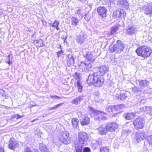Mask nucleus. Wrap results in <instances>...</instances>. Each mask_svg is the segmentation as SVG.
<instances>
[{
  "instance_id": "nucleus-1",
  "label": "nucleus",
  "mask_w": 152,
  "mask_h": 152,
  "mask_svg": "<svg viewBox=\"0 0 152 152\" xmlns=\"http://www.w3.org/2000/svg\"><path fill=\"white\" fill-rule=\"evenodd\" d=\"M108 67L105 65L98 68V72H94L89 75L87 80L88 84L90 85L94 84L97 87H100L104 83L103 76L108 72Z\"/></svg>"
},
{
  "instance_id": "nucleus-2",
  "label": "nucleus",
  "mask_w": 152,
  "mask_h": 152,
  "mask_svg": "<svg viewBox=\"0 0 152 152\" xmlns=\"http://www.w3.org/2000/svg\"><path fill=\"white\" fill-rule=\"evenodd\" d=\"M136 52L139 56L144 58L149 57L151 55L152 51L149 47L143 45L138 48L136 50Z\"/></svg>"
},
{
  "instance_id": "nucleus-3",
  "label": "nucleus",
  "mask_w": 152,
  "mask_h": 152,
  "mask_svg": "<svg viewBox=\"0 0 152 152\" xmlns=\"http://www.w3.org/2000/svg\"><path fill=\"white\" fill-rule=\"evenodd\" d=\"M125 47V45L123 44L122 42L118 40L117 41L116 43L113 46H110L109 50L111 52H115L120 53L123 51Z\"/></svg>"
},
{
  "instance_id": "nucleus-4",
  "label": "nucleus",
  "mask_w": 152,
  "mask_h": 152,
  "mask_svg": "<svg viewBox=\"0 0 152 152\" xmlns=\"http://www.w3.org/2000/svg\"><path fill=\"white\" fill-rule=\"evenodd\" d=\"M69 133L67 132H64L59 137V140L64 144H69L71 142V138L69 137Z\"/></svg>"
},
{
  "instance_id": "nucleus-5",
  "label": "nucleus",
  "mask_w": 152,
  "mask_h": 152,
  "mask_svg": "<svg viewBox=\"0 0 152 152\" xmlns=\"http://www.w3.org/2000/svg\"><path fill=\"white\" fill-rule=\"evenodd\" d=\"M91 63L89 61L81 62L79 65V67L83 72H86L90 70L92 67Z\"/></svg>"
},
{
  "instance_id": "nucleus-6",
  "label": "nucleus",
  "mask_w": 152,
  "mask_h": 152,
  "mask_svg": "<svg viewBox=\"0 0 152 152\" xmlns=\"http://www.w3.org/2000/svg\"><path fill=\"white\" fill-rule=\"evenodd\" d=\"M126 15V13L123 10H118L115 11L113 14L114 18H123Z\"/></svg>"
},
{
  "instance_id": "nucleus-7",
  "label": "nucleus",
  "mask_w": 152,
  "mask_h": 152,
  "mask_svg": "<svg viewBox=\"0 0 152 152\" xmlns=\"http://www.w3.org/2000/svg\"><path fill=\"white\" fill-rule=\"evenodd\" d=\"M135 129H142L144 126V122L142 119L140 118H137L133 123Z\"/></svg>"
},
{
  "instance_id": "nucleus-8",
  "label": "nucleus",
  "mask_w": 152,
  "mask_h": 152,
  "mask_svg": "<svg viewBox=\"0 0 152 152\" xmlns=\"http://www.w3.org/2000/svg\"><path fill=\"white\" fill-rule=\"evenodd\" d=\"M89 110L91 111H92L96 114V116L95 118V120H104L107 119L105 116H104V114L102 112H101L99 111L94 110L93 108L91 107H89Z\"/></svg>"
},
{
  "instance_id": "nucleus-9",
  "label": "nucleus",
  "mask_w": 152,
  "mask_h": 152,
  "mask_svg": "<svg viewBox=\"0 0 152 152\" xmlns=\"http://www.w3.org/2000/svg\"><path fill=\"white\" fill-rule=\"evenodd\" d=\"M106 126L108 132H115L118 127V125L114 122L107 123Z\"/></svg>"
},
{
  "instance_id": "nucleus-10",
  "label": "nucleus",
  "mask_w": 152,
  "mask_h": 152,
  "mask_svg": "<svg viewBox=\"0 0 152 152\" xmlns=\"http://www.w3.org/2000/svg\"><path fill=\"white\" fill-rule=\"evenodd\" d=\"M88 136L86 133L83 132L79 133L78 134V140L80 144L84 145L86 143Z\"/></svg>"
},
{
  "instance_id": "nucleus-11",
  "label": "nucleus",
  "mask_w": 152,
  "mask_h": 152,
  "mask_svg": "<svg viewBox=\"0 0 152 152\" xmlns=\"http://www.w3.org/2000/svg\"><path fill=\"white\" fill-rule=\"evenodd\" d=\"M87 36L83 32H81L77 35L76 40L77 42L79 44H82L84 42L87 38Z\"/></svg>"
},
{
  "instance_id": "nucleus-12",
  "label": "nucleus",
  "mask_w": 152,
  "mask_h": 152,
  "mask_svg": "<svg viewBox=\"0 0 152 152\" xmlns=\"http://www.w3.org/2000/svg\"><path fill=\"white\" fill-rule=\"evenodd\" d=\"M19 144L14 139L11 138L9 141L8 145L9 148L11 150H14L16 148L18 147Z\"/></svg>"
},
{
  "instance_id": "nucleus-13",
  "label": "nucleus",
  "mask_w": 152,
  "mask_h": 152,
  "mask_svg": "<svg viewBox=\"0 0 152 152\" xmlns=\"http://www.w3.org/2000/svg\"><path fill=\"white\" fill-rule=\"evenodd\" d=\"M97 11L99 15L103 18H104L107 11V8L104 7H99L97 9Z\"/></svg>"
},
{
  "instance_id": "nucleus-14",
  "label": "nucleus",
  "mask_w": 152,
  "mask_h": 152,
  "mask_svg": "<svg viewBox=\"0 0 152 152\" xmlns=\"http://www.w3.org/2000/svg\"><path fill=\"white\" fill-rule=\"evenodd\" d=\"M118 4L125 10H127L129 8V4L127 0H118Z\"/></svg>"
},
{
  "instance_id": "nucleus-15",
  "label": "nucleus",
  "mask_w": 152,
  "mask_h": 152,
  "mask_svg": "<svg viewBox=\"0 0 152 152\" xmlns=\"http://www.w3.org/2000/svg\"><path fill=\"white\" fill-rule=\"evenodd\" d=\"M142 10L146 14H152V9L150 7V4L147 3L142 7Z\"/></svg>"
},
{
  "instance_id": "nucleus-16",
  "label": "nucleus",
  "mask_w": 152,
  "mask_h": 152,
  "mask_svg": "<svg viewBox=\"0 0 152 152\" xmlns=\"http://www.w3.org/2000/svg\"><path fill=\"white\" fill-rule=\"evenodd\" d=\"M85 57L87 60V61H89L91 63H93L94 61L95 58H94L93 52H88L85 56Z\"/></svg>"
},
{
  "instance_id": "nucleus-17",
  "label": "nucleus",
  "mask_w": 152,
  "mask_h": 152,
  "mask_svg": "<svg viewBox=\"0 0 152 152\" xmlns=\"http://www.w3.org/2000/svg\"><path fill=\"white\" fill-rule=\"evenodd\" d=\"M135 137L136 142H138L144 139L145 137V134L144 133L142 132L137 133L135 134Z\"/></svg>"
},
{
  "instance_id": "nucleus-18",
  "label": "nucleus",
  "mask_w": 152,
  "mask_h": 152,
  "mask_svg": "<svg viewBox=\"0 0 152 152\" xmlns=\"http://www.w3.org/2000/svg\"><path fill=\"white\" fill-rule=\"evenodd\" d=\"M137 31V28L134 26H129L127 30L126 34L129 35L134 34Z\"/></svg>"
},
{
  "instance_id": "nucleus-19",
  "label": "nucleus",
  "mask_w": 152,
  "mask_h": 152,
  "mask_svg": "<svg viewBox=\"0 0 152 152\" xmlns=\"http://www.w3.org/2000/svg\"><path fill=\"white\" fill-rule=\"evenodd\" d=\"M149 84V82L146 80H141L139 82V87L142 89L147 87Z\"/></svg>"
},
{
  "instance_id": "nucleus-20",
  "label": "nucleus",
  "mask_w": 152,
  "mask_h": 152,
  "mask_svg": "<svg viewBox=\"0 0 152 152\" xmlns=\"http://www.w3.org/2000/svg\"><path fill=\"white\" fill-rule=\"evenodd\" d=\"M141 110H142L144 112L152 116V107L150 106H145L141 108Z\"/></svg>"
},
{
  "instance_id": "nucleus-21",
  "label": "nucleus",
  "mask_w": 152,
  "mask_h": 152,
  "mask_svg": "<svg viewBox=\"0 0 152 152\" xmlns=\"http://www.w3.org/2000/svg\"><path fill=\"white\" fill-rule=\"evenodd\" d=\"M98 133L102 135L105 134L107 132H108L107 129L105 127H101L97 129Z\"/></svg>"
},
{
  "instance_id": "nucleus-22",
  "label": "nucleus",
  "mask_w": 152,
  "mask_h": 152,
  "mask_svg": "<svg viewBox=\"0 0 152 152\" xmlns=\"http://www.w3.org/2000/svg\"><path fill=\"white\" fill-rule=\"evenodd\" d=\"M78 120L75 118L72 119V123L73 127L75 128H78Z\"/></svg>"
},
{
  "instance_id": "nucleus-23",
  "label": "nucleus",
  "mask_w": 152,
  "mask_h": 152,
  "mask_svg": "<svg viewBox=\"0 0 152 152\" xmlns=\"http://www.w3.org/2000/svg\"><path fill=\"white\" fill-rule=\"evenodd\" d=\"M127 97V95L125 93H121L120 96L118 94L116 95L115 98L117 99L124 100Z\"/></svg>"
},
{
  "instance_id": "nucleus-24",
  "label": "nucleus",
  "mask_w": 152,
  "mask_h": 152,
  "mask_svg": "<svg viewBox=\"0 0 152 152\" xmlns=\"http://www.w3.org/2000/svg\"><path fill=\"white\" fill-rule=\"evenodd\" d=\"M67 64H73L74 63L73 57L71 55H69L67 56Z\"/></svg>"
},
{
  "instance_id": "nucleus-25",
  "label": "nucleus",
  "mask_w": 152,
  "mask_h": 152,
  "mask_svg": "<svg viewBox=\"0 0 152 152\" xmlns=\"http://www.w3.org/2000/svg\"><path fill=\"white\" fill-rule=\"evenodd\" d=\"M90 122V119L88 117L85 116V118L83 119V121H81L80 122L82 125L83 126L88 124Z\"/></svg>"
},
{
  "instance_id": "nucleus-26",
  "label": "nucleus",
  "mask_w": 152,
  "mask_h": 152,
  "mask_svg": "<svg viewBox=\"0 0 152 152\" xmlns=\"http://www.w3.org/2000/svg\"><path fill=\"white\" fill-rule=\"evenodd\" d=\"M83 96H79L77 97L75 99L73 100L72 101V103L73 104H77L79 102L82 100Z\"/></svg>"
},
{
  "instance_id": "nucleus-27",
  "label": "nucleus",
  "mask_w": 152,
  "mask_h": 152,
  "mask_svg": "<svg viewBox=\"0 0 152 152\" xmlns=\"http://www.w3.org/2000/svg\"><path fill=\"white\" fill-rule=\"evenodd\" d=\"M39 148L41 152H44L48 150L45 145L43 143H40L39 144Z\"/></svg>"
},
{
  "instance_id": "nucleus-28",
  "label": "nucleus",
  "mask_w": 152,
  "mask_h": 152,
  "mask_svg": "<svg viewBox=\"0 0 152 152\" xmlns=\"http://www.w3.org/2000/svg\"><path fill=\"white\" fill-rule=\"evenodd\" d=\"M34 42L37 44V46L39 47H42L44 45L43 44V40L41 39L38 40H36L34 41Z\"/></svg>"
},
{
  "instance_id": "nucleus-29",
  "label": "nucleus",
  "mask_w": 152,
  "mask_h": 152,
  "mask_svg": "<svg viewBox=\"0 0 152 152\" xmlns=\"http://www.w3.org/2000/svg\"><path fill=\"white\" fill-rule=\"evenodd\" d=\"M82 144L76 145L75 146L76 152H82L83 147Z\"/></svg>"
},
{
  "instance_id": "nucleus-30",
  "label": "nucleus",
  "mask_w": 152,
  "mask_h": 152,
  "mask_svg": "<svg viewBox=\"0 0 152 152\" xmlns=\"http://www.w3.org/2000/svg\"><path fill=\"white\" fill-rule=\"evenodd\" d=\"M77 87L78 92H81L83 89V86L80 80H78L77 82Z\"/></svg>"
},
{
  "instance_id": "nucleus-31",
  "label": "nucleus",
  "mask_w": 152,
  "mask_h": 152,
  "mask_svg": "<svg viewBox=\"0 0 152 152\" xmlns=\"http://www.w3.org/2000/svg\"><path fill=\"white\" fill-rule=\"evenodd\" d=\"M124 106L125 105L124 104H121L119 105H115L114 108L117 111H119L124 107Z\"/></svg>"
},
{
  "instance_id": "nucleus-32",
  "label": "nucleus",
  "mask_w": 152,
  "mask_h": 152,
  "mask_svg": "<svg viewBox=\"0 0 152 152\" xmlns=\"http://www.w3.org/2000/svg\"><path fill=\"white\" fill-rule=\"evenodd\" d=\"M146 141L149 145L152 146V135H149L147 136L146 138Z\"/></svg>"
},
{
  "instance_id": "nucleus-33",
  "label": "nucleus",
  "mask_w": 152,
  "mask_h": 152,
  "mask_svg": "<svg viewBox=\"0 0 152 152\" xmlns=\"http://www.w3.org/2000/svg\"><path fill=\"white\" fill-rule=\"evenodd\" d=\"M134 114L133 113H128L125 116V118L128 120L132 119L134 117Z\"/></svg>"
},
{
  "instance_id": "nucleus-34",
  "label": "nucleus",
  "mask_w": 152,
  "mask_h": 152,
  "mask_svg": "<svg viewBox=\"0 0 152 152\" xmlns=\"http://www.w3.org/2000/svg\"><path fill=\"white\" fill-rule=\"evenodd\" d=\"M118 30V27L116 26L113 27L111 29L110 33L111 34H114Z\"/></svg>"
},
{
  "instance_id": "nucleus-35",
  "label": "nucleus",
  "mask_w": 152,
  "mask_h": 152,
  "mask_svg": "<svg viewBox=\"0 0 152 152\" xmlns=\"http://www.w3.org/2000/svg\"><path fill=\"white\" fill-rule=\"evenodd\" d=\"M63 104V103H59L57 105H54V106L53 107L49 108L48 110L50 111L54 110L56 108H58L59 107L61 106Z\"/></svg>"
},
{
  "instance_id": "nucleus-36",
  "label": "nucleus",
  "mask_w": 152,
  "mask_h": 152,
  "mask_svg": "<svg viewBox=\"0 0 152 152\" xmlns=\"http://www.w3.org/2000/svg\"><path fill=\"white\" fill-rule=\"evenodd\" d=\"M100 152H109V149L106 147L101 148L100 149Z\"/></svg>"
},
{
  "instance_id": "nucleus-37",
  "label": "nucleus",
  "mask_w": 152,
  "mask_h": 152,
  "mask_svg": "<svg viewBox=\"0 0 152 152\" xmlns=\"http://www.w3.org/2000/svg\"><path fill=\"white\" fill-rule=\"evenodd\" d=\"M59 24V21L58 20H56L53 24L51 23L50 24V26H53L54 27L58 26Z\"/></svg>"
},
{
  "instance_id": "nucleus-38",
  "label": "nucleus",
  "mask_w": 152,
  "mask_h": 152,
  "mask_svg": "<svg viewBox=\"0 0 152 152\" xmlns=\"http://www.w3.org/2000/svg\"><path fill=\"white\" fill-rule=\"evenodd\" d=\"M113 107L111 106L107 107L105 109L107 112H110L112 111Z\"/></svg>"
},
{
  "instance_id": "nucleus-39",
  "label": "nucleus",
  "mask_w": 152,
  "mask_h": 152,
  "mask_svg": "<svg viewBox=\"0 0 152 152\" xmlns=\"http://www.w3.org/2000/svg\"><path fill=\"white\" fill-rule=\"evenodd\" d=\"M102 143V142L100 140L96 141L95 143L94 144L96 146L95 148H94V149H95L96 147H98L99 145H101Z\"/></svg>"
},
{
  "instance_id": "nucleus-40",
  "label": "nucleus",
  "mask_w": 152,
  "mask_h": 152,
  "mask_svg": "<svg viewBox=\"0 0 152 152\" xmlns=\"http://www.w3.org/2000/svg\"><path fill=\"white\" fill-rule=\"evenodd\" d=\"M78 20H72V24L76 26L78 23Z\"/></svg>"
},
{
  "instance_id": "nucleus-41",
  "label": "nucleus",
  "mask_w": 152,
  "mask_h": 152,
  "mask_svg": "<svg viewBox=\"0 0 152 152\" xmlns=\"http://www.w3.org/2000/svg\"><path fill=\"white\" fill-rule=\"evenodd\" d=\"M23 152H32V151L30 148L26 147L25 148L24 151Z\"/></svg>"
},
{
  "instance_id": "nucleus-42",
  "label": "nucleus",
  "mask_w": 152,
  "mask_h": 152,
  "mask_svg": "<svg viewBox=\"0 0 152 152\" xmlns=\"http://www.w3.org/2000/svg\"><path fill=\"white\" fill-rule=\"evenodd\" d=\"M50 98L52 99H60L61 98V97H59L56 95H54V96L50 95Z\"/></svg>"
},
{
  "instance_id": "nucleus-43",
  "label": "nucleus",
  "mask_w": 152,
  "mask_h": 152,
  "mask_svg": "<svg viewBox=\"0 0 152 152\" xmlns=\"http://www.w3.org/2000/svg\"><path fill=\"white\" fill-rule=\"evenodd\" d=\"M0 94L3 96L4 97L6 96L5 91L2 90H0Z\"/></svg>"
},
{
  "instance_id": "nucleus-44",
  "label": "nucleus",
  "mask_w": 152,
  "mask_h": 152,
  "mask_svg": "<svg viewBox=\"0 0 152 152\" xmlns=\"http://www.w3.org/2000/svg\"><path fill=\"white\" fill-rule=\"evenodd\" d=\"M83 152H90V149L86 147L84 148Z\"/></svg>"
},
{
  "instance_id": "nucleus-45",
  "label": "nucleus",
  "mask_w": 152,
  "mask_h": 152,
  "mask_svg": "<svg viewBox=\"0 0 152 152\" xmlns=\"http://www.w3.org/2000/svg\"><path fill=\"white\" fill-rule=\"evenodd\" d=\"M80 13V9H78L77 10L75 11V14L79 15Z\"/></svg>"
},
{
  "instance_id": "nucleus-46",
  "label": "nucleus",
  "mask_w": 152,
  "mask_h": 152,
  "mask_svg": "<svg viewBox=\"0 0 152 152\" xmlns=\"http://www.w3.org/2000/svg\"><path fill=\"white\" fill-rule=\"evenodd\" d=\"M63 53V52L62 50H61L60 51H59L58 52H57V55L58 57L60 56L61 55V54Z\"/></svg>"
},
{
  "instance_id": "nucleus-47",
  "label": "nucleus",
  "mask_w": 152,
  "mask_h": 152,
  "mask_svg": "<svg viewBox=\"0 0 152 152\" xmlns=\"http://www.w3.org/2000/svg\"><path fill=\"white\" fill-rule=\"evenodd\" d=\"M14 116V117L16 118L17 119H18V118L21 117L20 115L18 114L15 115Z\"/></svg>"
},
{
  "instance_id": "nucleus-48",
  "label": "nucleus",
  "mask_w": 152,
  "mask_h": 152,
  "mask_svg": "<svg viewBox=\"0 0 152 152\" xmlns=\"http://www.w3.org/2000/svg\"><path fill=\"white\" fill-rule=\"evenodd\" d=\"M94 99L96 102H99L100 101L99 98L97 96H96V97L94 98Z\"/></svg>"
},
{
  "instance_id": "nucleus-49",
  "label": "nucleus",
  "mask_w": 152,
  "mask_h": 152,
  "mask_svg": "<svg viewBox=\"0 0 152 152\" xmlns=\"http://www.w3.org/2000/svg\"><path fill=\"white\" fill-rule=\"evenodd\" d=\"M42 22L43 25L45 26L47 25V23L45 21V20H42Z\"/></svg>"
},
{
  "instance_id": "nucleus-50",
  "label": "nucleus",
  "mask_w": 152,
  "mask_h": 152,
  "mask_svg": "<svg viewBox=\"0 0 152 152\" xmlns=\"http://www.w3.org/2000/svg\"><path fill=\"white\" fill-rule=\"evenodd\" d=\"M0 152H4L3 148L1 147H0Z\"/></svg>"
},
{
  "instance_id": "nucleus-51",
  "label": "nucleus",
  "mask_w": 152,
  "mask_h": 152,
  "mask_svg": "<svg viewBox=\"0 0 152 152\" xmlns=\"http://www.w3.org/2000/svg\"><path fill=\"white\" fill-rule=\"evenodd\" d=\"M143 152H152V151L151 150L149 151L148 149H146Z\"/></svg>"
},
{
  "instance_id": "nucleus-52",
  "label": "nucleus",
  "mask_w": 152,
  "mask_h": 152,
  "mask_svg": "<svg viewBox=\"0 0 152 152\" xmlns=\"http://www.w3.org/2000/svg\"><path fill=\"white\" fill-rule=\"evenodd\" d=\"M62 38L64 40V42H66V37H65V38H64V37H62Z\"/></svg>"
},
{
  "instance_id": "nucleus-53",
  "label": "nucleus",
  "mask_w": 152,
  "mask_h": 152,
  "mask_svg": "<svg viewBox=\"0 0 152 152\" xmlns=\"http://www.w3.org/2000/svg\"><path fill=\"white\" fill-rule=\"evenodd\" d=\"M137 89V88L136 87H135L134 88H133V90L135 91Z\"/></svg>"
},
{
  "instance_id": "nucleus-54",
  "label": "nucleus",
  "mask_w": 152,
  "mask_h": 152,
  "mask_svg": "<svg viewBox=\"0 0 152 152\" xmlns=\"http://www.w3.org/2000/svg\"><path fill=\"white\" fill-rule=\"evenodd\" d=\"M37 120H38V119H34V120H33L31 121V122L32 123V122H34V121H36Z\"/></svg>"
},
{
  "instance_id": "nucleus-55",
  "label": "nucleus",
  "mask_w": 152,
  "mask_h": 152,
  "mask_svg": "<svg viewBox=\"0 0 152 152\" xmlns=\"http://www.w3.org/2000/svg\"><path fill=\"white\" fill-rule=\"evenodd\" d=\"M55 27H56V28L57 30H59V28L58 26H56Z\"/></svg>"
},
{
  "instance_id": "nucleus-56",
  "label": "nucleus",
  "mask_w": 152,
  "mask_h": 152,
  "mask_svg": "<svg viewBox=\"0 0 152 152\" xmlns=\"http://www.w3.org/2000/svg\"><path fill=\"white\" fill-rule=\"evenodd\" d=\"M150 7H151V8L152 9V2L151 3H150Z\"/></svg>"
},
{
  "instance_id": "nucleus-57",
  "label": "nucleus",
  "mask_w": 152,
  "mask_h": 152,
  "mask_svg": "<svg viewBox=\"0 0 152 152\" xmlns=\"http://www.w3.org/2000/svg\"><path fill=\"white\" fill-rule=\"evenodd\" d=\"M10 58H9V62H8V64H10Z\"/></svg>"
},
{
  "instance_id": "nucleus-58",
  "label": "nucleus",
  "mask_w": 152,
  "mask_h": 152,
  "mask_svg": "<svg viewBox=\"0 0 152 152\" xmlns=\"http://www.w3.org/2000/svg\"><path fill=\"white\" fill-rule=\"evenodd\" d=\"M117 115V114H114V116H115Z\"/></svg>"
},
{
  "instance_id": "nucleus-59",
  "label": "nucleus",
  "mask_w": 152,
  "mask_h": 152,
  "mask_svg": "<svg viewBox=\"0 0 152 152\" xmlns=\"http://www.w3.org/2000/svg\"><path fill=\"white\" fill-rule=\"evenodd\" d=\"M86 18H88L86 17H86H85V19H86Z\"/></svg>"
},
{
  "instance_id": "nucleus-60",
  "label": "nucleus",
  "mask_w": 152,
  "mask_h": 152,
  "mask_svg": "<svg viewBox=\"0 0 152 152\" xmlns=\"http://www.w3.org/2000/svg\"><path fill=\"white\" fill-rule=\"evenodd\" d=\"M60 48H61V45H60Z\"/></svg>"
}]
</instances>
